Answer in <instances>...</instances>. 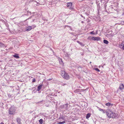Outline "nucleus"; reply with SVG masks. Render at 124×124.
<instances>
[{
    "label": "nucleus",
    "mask_w": 124,
    "mask_h": 124,
    "mask_svg": "<svg viewBox=\"0 0 124 124\" xmlns=\"http://www.w3.org/2000/svg\"><path fill=\"white\" fill-rule=\"evenodd\" d=\"M18 123L19 124H21V119L20 118H17L16 119Z\"/></svg>",
    "instance_id": "4468645a"
},
{
    "label": "nucleus",
    "mask_w": 124,
    "mask_h": 124,
    "mask_svg": "<svg viewBox=\"0 0 124 124\" xmlns=\"http://www.w3.org/2000/svg\"><path fill=\"white\" fill-rule=\"evenodd\" d=\"M91 114L90 113H89L87 114L86 116V118L87 119H88L91 116Z\"/></svg>",
    "instance_id": "ddd939ff"
},
{
    "label": "nucleus",
    "mask_w": 124,
    "mask_h": 124,
    "mask_svg": "<svg viewBox=\"0 0 124 124\" xmlns=\"http://www.w3.org/2000/svg\"><path fill=\"white\" fill-rule=\"evenodd\" d=\"M80 90L79 89H76V90H75L74 91V92L75 93H78L80 92H81V90Z\"/></svg>",
    "instance_id": "1a4fd4ad"
},
{
    "label": "nucleus",
    "mask_w": 124,
    "mask_h": 124,
    "mask_svg": "<svg viewBox=\"0 0 124 124\" xmlns=\"http://www.w3.org/2000/svg\"><path fill=\"white\" fill-rule=\"evenodd\" d=\"M72 3H67V7L69 8H71L72 6Z\"/></svg>",
    "instance_id": "6e6552de"
},
{
    "label": "nucleus",
    "mask_w": 124,
    "mask_h": 124,
    "mask_svg": "<svg viewBox=\"0 0 124 124\" xmlns=\"http://www.w3.org/2000/svg\"><path fill=\"white\" fill-rule=\"evenodd\" d=\"M52 79H49L48 80H51Z\"/></svg>",
    "instance_id": "a878e982"
},
{
    "label": "nucleus",
    "mask_w": 124,
    "mask_h": 124,
    "mask_svg": "<svg viewBox=\"0 0 124 124\" xmlns=\"http://www.w3.org/2000/svg\"><path fill=\"white\" fill-rule=\"evenodd\" d=\"M92 37L91 36H89L87 38V39L91 40H92Z\"/></svg>",
    "instance_id": "a211bd4d"
},
{
    "label": "nucleus",
    "mask_w": 124,
    "mask_h": 124,
    "mask_svg": "<svg viewBox=\"0 0 124 124\" xmlns=\"http://www.w3.org/2000/svg\"><path fill=\"white\" fill-rule=\"evenodd\" d=\"M39 122L40 124H42L43 123V120L42 119H40L39 120Z\"/></svg>",
    "instance_id": "f3484780"
},
{
    "label": "nucleus",
    "mask_w": 124,
    "mask_h": 124,
    "mask_svg": "<svg viewBox=\"0 0 124 124\" xmlns=\"http://www.w3.org/2000/svg\"><path fill=\"white\" fill-rule=\"evenodd\" d=\"M106 114L107 116L109 118H114L116 117V114L110 110L106 112Z\"/></svg>",
    "instance_id": "f257e3e1"
},
{
    "label": "nucleus",
    "mask_w": 124,
    "mask_h": 124,
    "mask_svg": "<svg viewBox=\"0 0 124 124\" xmlns=\"http://www.w3.org/2000/svg\"><path fill=\"white\" fill-rule=\"evenodd\" d=\"M0 124H4V123H3V122H1Z\"/></svg>",
    "instance_id": "393cba45"
},
{
    "label": "nucleus",
    "mask_w": 124,
    "mask_h": 124,
    "mask_svg": "<svg viewBox=\"0 0 124 124\" xmlns=\"http://www.w3.org/2000/svg\"><path fill=\"white\" fill-rule=\"evenodd\" d=\"M90 34H95L94 33V31H91V32H90Z\"/></svg>",
    "instance_id": "b1692460"
},
{
    "label": "nucleus",
    "mask_w": 124,
    "mask_h": 124,
    "mask_svg": "<svg viewBox=\"0 0 124 124\" xmlns=\"http://www.w3.org/2000/svg\"><path fill=\"white\" fill-rule=\"evenodd\" d=\"M82 23H83V21H82Z\"/></svg>",
    "instance_id": "bb28decb"
},
{
    "label": "nucleus",
    "mask_w": 124,
    "mask_h": 124,
    "mask_svg": "<svg viewBox=\"0 0 124 124\" xmlns=\"http://www.w3.org/2000/svg\"><path fill=\"white\" fill-rule=\"evenodd\" d=\"M77 42L81 46H85V44L83 43L80 42L79 41H77Z\"/></svg>",
    "instance_id": "9b49d317"
},
{
    "label": "nucleus",
    "mask_w": 124,
    "mask_h": 124,
    "mask_svg": "<svg viewBox=\"0 0 124 124\" xmlns=\"http://www.w3.org/2000/svg\"><path fill=\"white\" fill-rule=\"evenodd\" d=\"M36 80L35 78H33L32 81V82L33 83H34L36 81Z\"/></svg>",
    "instance_id": "5701e85b"
},
{
    "label": "nucleus",
    "mask_w": 124,
    "mask_h": 124,
    "mask_svg": "<svg viewBox=\"0 0 124 124\" xmlns=\"http://www.w3.org/2000/svg\"><path fill=\"white\" fill-rule=\"evenodd\" d=\"M92 40L99 41L101 40V38L99 37H92Z\"/></svg>",
    "instance_id": "39448f33"
},
{
    "label": "nucleus",
    "mask_w": 124,
    "mask_h": 124,
    "mask_svg": "<svg viewBox=\"0 0 124 124\" xmlns=\"http://www.w3.org/2000/svg\"><path fill=\"white\" fill-rule=\"evenodd\" d=\"M15 111L16 110L14 108H11L9 110L8 113L9 114L13 115Z\"/></svg>",
    "instance_id": "20e7f679"
},
{
    "label": "nucleus",
    "mask_w": 124,
    "mask_h": 124,
    "mask_svg": "<svg viewBox=\"0 0 124 124\" xmlns=\"http://www.w3.org/2000/svg\"><path fill=\"white\" fill-rule=\"evenodd\" d=\"M103 42L105 44H108V41L106 40H103Z\"/></svg>",
    "instance_id": "dca6fc26"
},
{
    "label": "nucleus",
    "mask_w": 124,
    "mask_h": 124,
    "mask_svg": "<svg viewBox=\"0 0 124 124\" xmlns=\"http://www.w3.org/2000/svg\"><path fill=\"white\" fill-rule=\"evenodd\" d=\"M4 44L1 43H0V47H2L4 46Z\"/></svg>",
    "instance_id": "412c9836"
},
{
    "label": "nucleus",
    "mask_w": 124,
    "mask_h": 124,
    "mask_svg": "<svg viewBox=\"0 0 124 124\" xmlns=\"http://www.w3.org/2000/svg\"><path fill=\"white\" fill-rule=\"evenodd\" d=\"M65 123V122L64 121L62 122H59L58 123L59 124H64Z\"/></svg>",
    "instance_id": "4be33fe9"
},
{
    "label": "nucleus",
    "mask_w": 124,
    "mask_h": 124,
    "mask_svg": "<svg viewBox=\"0 0 124 124\" xmlns=\"http://www.w3.org/2000/svg\"><path fill=\"white\" fill-rule=\"evenodd\" d=\"M119 88L121 91L124 89V85L123 84L120 83L119 84Z\"/></svg>",
    "instance_id": "423d86ee"
},
{
    "label": "nucleus",
    "mask_w": 124,
    "mask_h": 124,
    "mask_svg": "<svg viewBox=\"0 0 124 124\" xmlns=\"http://www.w3.org/2000/svg\"><path fill=\"white\" fill-rule=\"evenodd\" d=\"M94 69L97 72H100V70L97 68H95Z\"/></svg>",
    "instance_id": "aec40b11"
},
{
    "label": "nucleus",
    "mask_w": 124,
    "mask_h": 124,
    "mask_svg": "<svg viewBox=\"0 0 124 124\" xmlns=\"http://www.w3.org/2000/svg\"><path fill=\"white\" fill-rule=\"evenodd\" d=\"M99 110L100 111H101L103 112V113H105L103 109H101V108H100L99 109Z\"/></svg>",
    "instance_id": "6ab92c4d"
},
{
    "label": "nucleus",
    "mask_w": 124,
    "mask_h": 124,
    "mask_svg": "<svg viewBox=\"0 0 124 124\" xmlns=\"http://www.w3.org/2000/svg\"><path fill=\"white\" fill-rule=\"evenodd\" d=\"M120 47L122 48L123 50H124V40L122 41L120 45Z\"/></svg>",
    "instance_id": "0eeeda50"
},
{
    "label": "nucleus",
    "mask_w": 124,
    "mask_h": 124,
    "mask_svg": "<svg viewBox=\"0 0 124 124\" xmlns=\"http://www.w3.org/2000/svg\"><path fill=\"white\" fill-rule=\"evenodd\" d=\"M13 56L16 58H19V57L18 56V54H16L15 55H13Z\"/></svg>",
    "instance_id": "2eb2a0df"
},
{
    "label": "nucleus",
    "mask_w": 124,
    "mask_h": 124,
    "mask_svg": "<svg viewBox=\"0 0 124 124\" xmlns=\"http://www.w3.org/2000/svg\"><path fill=\"white\" fill-rule=\"evenodd\" d=\"M106 106H112L113 105V104H111L110 103L108 102L107 103H106L105 104Z\"/></svg>",
    "instance_id": "9d476101"
},
{
    "label": "nucleus",
    "mask_w": 124,
    "mask_h": 124,
    "mask_svg": "<svg viewBox=\"0 0 124 124\" xmlns=\"http://www.w3.org/2000/svg\"><path fill=\"white\" fill-rule=\"evenodd\" d=\"M43 86L42 85H41L38 86L37 88V90L38 91H39L41 88L42 86Z\"/></svg>",
    "instance_id": "f8f14e48"
},
{
    "label": "nucleus",
    "mask_w": 124,
    "mask_h": 124,
    "mask_svg": "<svg viewBox=\"0 0 124 124\" xmlns=\"http://www.w3.org/2000/svg\"><path fill=\"white\" fill-rule=\"evenodd\" d=\"M33 27L32 28L31 26H29L26 28L25 31H29L31 30L32 29H33L36 27V26L35 25H34L32 26Z\"/></svg>",
    "instance_id": "7ed1b4c3"
},
{
    "label": "nucleus",
    "mask_w": 124,
    "mask_h": 124,
    "mask_svg": "<svg viewBox=\"0 0 124 124\" xmlns=\"http://www.w3.org/2000/svg\"><path fill=\"white\" fill-rule=\"evenodd\" d=\"M61 73L62 76L65 79L68 80L70 78V76L65 71L61 70Z\"/></svg>",
    "instance_id": "f03ea898"
}]
</instances>
